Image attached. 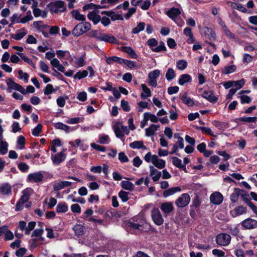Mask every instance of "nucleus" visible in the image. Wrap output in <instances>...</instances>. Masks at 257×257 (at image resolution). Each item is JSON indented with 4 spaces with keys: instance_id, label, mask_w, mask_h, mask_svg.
<instances>
[{
    "instance_id": "nucleus-1",
    "label": "nucleus",
    "mask_w": 257,
    "mask_h": 257,
    "mask_svg": "<svg viewBox=\"0 0 257 257\" xmlns=\"http://www.w3.org/2000/svg\"><path fill=\"white\" fill-rule=\"evenodd\" d=\"M51 14H58L59 12H64L66 10L65 3L63 1L58 0L51 2L47 5Z\"/></svg>"
},
{
    "instance_id": "nucleus-2",
    "label": "nucleus",
    "mask_w": 257,
    "mask_h": 257,
    "mask_svg": "<svg viewBox=\"0 0 257 257\" xmlns=\"http://www.w3.org/2000/svg\"><path fill=\"white\" fill-rule=\"evenodd\" d=\"M91 25L90 23L85 22L79 23L73 29L72 34L78 37L83 33L88 31L91 29Z\"/></svg>"
},
{
    "instance_id": "nucleus-3",
    "label": "nucleus",
    "mask_w": 257,
    "mask_h": 257,
    "mask_svg": "<svg viewBox=\"0 0 257 257\" xmlns=\"http://www.w3.org/2000/svg\"><path fill=\"white\" fill-rule=\"evenodd\" d=\"M231 236L226 233L218 234L215 238L216 243L220 246H227L230 243Z\"/></svg>"
},
{
    "instance_id": "nucleus-4",
    "label": "nucleus",
    "mask_w": 257,
    "mask_h": 257,
    "mask_svg": "<svg viewBox=\"0 0 257 257\" xmlns=\"http://www.w3.org/2000/svg\"><path fill=\"white\" fill-rule=\"evenodd\" d=\"M7 84L8 87V90L10 91L12 89L15 90L20 92L23 95L26 94V90L21 85L15 82L12 78H8L7 80Z\"/></svg>"
},
{
    "instance_id": "nucleus-5",
    "label": "nucleus",
    "mask_w": 257,
    "mask_h": 257,
    "mask_svg": "<svg viewBox=\"0 0 257 257\" xmlns=\"http://www.w3.org/2000/svg\"><path fill=\"white\" fill-rule=\"evenodd\" d=\"M151 216L154 222L157 225H161L164 222V219L158 208L154 207L151 211Z\"/></svg>"
},
{
    "instance_id": "nucleus-6",
    "label": "nucleus",
    "mask_w": 257,
    "mask_h": 257,
    "mask_svg": "<svg viewBox=\"0 0 257 257\" xmlns=\"http://www.w3.org/2000/svg\"><path fill=\"white\" fill-rule=\"evenodd\" d=\"M190 197L188 193H183L176 200L175 204L179 207H184L188 205Z\"/></svg>"
},
{
    "instance_id": "nucleus-7",
    "label": "nucleus",
    "mask_w": 257,
    "mask_h": 257,
    "mask_svg": "<svg viewBox=\"0 0 257 257\" xmlns=\"http://www.w3.org/2000/svg\"><path fill=\"white\" fill-rule=\"evenodd\" d=\"M44 176L41 172L29 174L27 178V182L38 183L41 182Z\"/></svg>"
},
{
    "instance_id": "nucleus-8",
    "label": "nucleus",
    "mask_w": 257,
    "mask_h": 257,
    "mask_svg": "<svg viewBox=\"0 0 257 257\" xmlns=\"http://www.w3.org/2000/svg\"><path fill=\"white\" fill-rule=\"evenodd\" d=\"M241 226L245 229H252L257 227V220L247 218L241 222Z\"/></svg>"
},
{
    "instance_id": "nucleus-9",
    "label": "nucleus",
    "mask_w": 257,
    "mask_h": 257,
    "mask_svg": "<svg viewBox=\"0 0 257 257\" xmlns=\"http://www.w3.org/2000/svg\"><path fill=\"white\" fill-rule=\"evenodd\" d=\"M201 96L203 98L207 100L209 102L215 103L218 99L217 96L214 95L213 92L212 90H204L203 91Z\"/></svg>"
},
{
    "instance_id": "nucleus-10",
    "label": "nucleus",
    "mask_w": 257,
    "mask_h": 257,
    "mask_svg": "<svg viewBox=\"0 0 257 257\" xmlns=\"http://www.w3.org/2000/svg\"><path fill=\"white\" fill-rule=\"evenodd\" d=\"M98 40L104 41L110 44H117L118 43L117 39L114 36L102 33L100 34V38H98Z\"/></svg>"
},
{
    "instance_id": "nucleus-11",
    "label": "nucleus",
    "mask_w": 257,
    "mask_h": 257,
    "mask_svg": "<svg viewBox=\"0 0 257 257\" xmlns=\"http://www.w3.org/2000/svg\"><path fill=\"white\" fill-rule=\"evenodd\" d=\"M210 200L213 204L219 205L223 200V196L220 192H215L211 194Z\"/></svg>"
},
{
    "instance_id": "nucleus-12",
    "label": "nucleus",
    "mask_w": 257,
    "mask_h": 257,
    "mask_svg": "<svg viewBox=\"0 0 257 257\" xmlns=\"http://www.w3.org/2000/svg\"><path fill=\"white\" fill-rule=\"evenodd\" d=\"M66 155L63 152L58 153L55 155H52L51 157L53 163L55 165H60L62 162L64 161Z\"/></svg>"
},
{
    "instance_id": "nucleus-13",
    "label": "nucleus",
    "mask_w": 257,
    "mask_h": 257,
    "mask_svg": "<svg viewBox=\"0 0 257 257\" xmlns=\"http://www.w3.org/2000/svg\"><path fill=\"white\" fill-rule=\"evenodd\" d=\"M181 12L179 8L172 7L169 9L166 13V15L173 21H175L178 17Z\"/></svg>"
},
{
    "instance_id": "nucleus-14",
    "label": "nucleus",
    "mask_w": 257,
    "mask_h": 257,
    "mask_svg": "<svg viewBox=\"0 0 257 257\" xmlns=\"http://www.w3.org/2000/svg\"><path fill=\"white\" fill-rule=\"evenodd\" d=\"M152 163L155 167L159 169L164 168L166 165L165 161L161 159H159L158 157L156 155L152 156Z\"/></svg>"
},
{
    "instance_id": "nucleus-15",
    "label": "nucleus",
    "mask_w": 257,
    "mask_h": 257,
    "mask_svg": "<svg viewBox=\"0 0 257 257\" xmlns=\"http://www.w3.org/2000/svg\"><path fill=\"white\" fill-rule=\"evenodd\" d=\"M203 33L210 41H214L215 40L216 35L212 28L208 27H204Z\"/></svg>"
},
{
    "instance_id": "nucleus-16",
    "label": "nucleus",
    "mask_w": 257,
    "mask_h": 257,
    "mask_svg": "<svg viewBox=\"0 0 257 257\" xmlns=\"http://www.w3.org/2000/svg\"><path fill=\"white\" fill-rule=\"evenodd\" d=\"M98 13L99 11L98 10H95L89 13L87 15L88 19L92 21L94 25L97 24L100 21L101 17L97 14Z\"/></svg>"
},
{
    "instance_id": "nucleus-17",
    "label": "nucleus",
    "mask_w": 257,
    "mask_h": 257,
    "mask_svg": "<svg viewBox=\"0 0 257 257\" xmlns=\"http://www.w3.org/2000/svg\"><path fill=\"white\" fill-rule=\"evenodd\" d=\"M42 23V21H35L34 22L33 24H34V27L40 32H41L42 34L43 35V36L45 37V38H49V34L43 31V30L46 29V28H49L50 27V26L48 25H40V23Z\"/></svg>"
},
{
    "instance_id": "nucleus-18",
    "label": "nucleus",
    "mask_w": 257,
    "mask_h": 257,
    "mask_svg": "<svg viewBox=\"0 0 257 257\" xmlns=\"http://www.w3.org/2000/svg\"><path fill=\"white\" fill-rule=\"evenodd\" d=\"M247 208L242 205L235 207L233 211H230V214L233 217L239 216L246 213Z\"/></svg>"
},
{
    "instance_id": "nucleus-19",
    "label": "nucleus",
    "mask_w": 257,
    "mask_h": 257,
    "mask_svg": "<svg viewBox=\"0 0 257 257\" xmlns=\"http://www.w3.org/2000/svg\"><path fill=\"white\" fill-rule=\"evenodd\" d=\"M180 97L182 102L188 107L193 106L195 104L193 99L187 96V92H184L183 94L181 93Z\"/></svg>"
},
{
    "instance_id": "nucleus-20",
    "label": "nucleus",
    "mask_w": 257,
    "mask_h": 257,
    "mask_svg": "<svg viewBox=\"0 0 257 257\" xmlns=\"http://www.w3.org/2000/svg\"><path fill=\"white\" fill-rule=\"evenodd\" d=\"M73 230L75 232V235L78 236L83 235L86 231L85 227L80 224L75 225L73 227Z\"/></svg>"
},
{
    "instance_id": "nucleus-21",
    "label": "nucleus",
    "mask_w": 257,
    "mask_h": 257,
    "mask_svg": "<svg viewBox=\"0 0 257 257\" xmlns=\"http://www.w3.org/2000/svg\"><path fill=\"white\" fill-rule=\"evenodd\" d=\"M71 185L72 183L71 182L63 181L55 183L53 186V189L56 191H58L65 187L70 186Z\"/></svg>"
},
{
    "instance_id": "nucleus-22",
    "label": "nucleus",
    "mask_w": 257,
    "mask_h": 257,
    "mask_svg": "<svg viewBox=\"0 0 257 257\" xmlns=\"http://www.w3.org/2000/svg\"><path fill=\"white\" fill-rule=\"evenodd\" d=\"M150 176H152V179L154 182L158 181L161 176V172L158 171L156 169H155L153 166H150Z\"/></svg>"
},
{
    "instance_id": "nucleus-23",
    "label": "nucleus",
    "mask_w": 257,
    "mask_h": 257,
    "mask_svg": "<svg viewBox=\"0 0 257 257\" xmlns=\"http://www.w3.org/2000/svg\"><path fill=\"white\" fill-rule=\"evenodd\" d=\"M109 8L108 6H100L99 5H96L93 3H89L88 4H86L83 7V10L86 11L88 10L91 9H95L97 10L98 9H108Z\"/></svg>"
},
{
    "instance_id": "nucleus-24",
    "label": "nucleus",
    "mask_w": 257,
    "mask_h": 257,
    "mask_svg": "<svg viewBox=\"0 0 257 257\" xmlns=\"http://www.w3.org/2000/svg\"><path fill=\"white\" fill-rule=\"evenodd\" d=\"M172 160V163L174 166L182 170H183L186 173L187 172L186 166H185V165L182 164V161L181 159H179L176 157H173Z\"/></svg>"
},
{
    "instance_id": "nucleus-25",
    "label": "nucleus",
    "mask_w": 257,
    "mask_h": 257,
    "mask_svg": "<svg viewBox=\"0 0 257 257\" xmlns=\"http://www.w3.org/2000/svg\"><path fill=\"white\" fill-rule=\"evenodd\" d=\"M0 193L3 195L11 194V186L8 183L3 184L0 187Z\"/></svg>"
},
{
    "instance_id": "nucleus-26",
    "label": "nucleus",
    "mask_w": 257,
    "mask_h": 257,
    "mask_svg": "<svg viewBox=\"0 0 257 257\" xmlns=\"http://www.w3.org/2000/svg\"><path fill=\"white\" fill-rule=\"evenodd\" d=\"M241 192H243L242 189L234 188V192L230 195V199L232 202L236 203L237 202L239 196L241 194Z\"/></svg>"
},
{
    "instance_id": "nucleus-27",
    "label": "nucleus",
    "mask_w": 257,
    "mask_h": 257,
    "mask_svg": "<svg viewBox=\"0 0 257 257\" xmlns=\"http://www.w3.org/2000/svg\"><path fill=\"white\" fill-rule=\"evenodd\" d=\"M181 191V188L179 186L172 187L168 189L165 190L163 192V196L165 198L172 195L176 192Z\"/></svg>"
},
{
    "instance_id": "nucleus-28",
    "label": "nucleus",
    "mask_w": 257,
    "mask_h": 257,
    "mask_svg": "<svg viewBox=\"0 0 257 257\" xmlns=\"http://www.w3.org/2000/svg\"><path fill=\"white\" fill-rule=\"evenodd\" d=\"M121 50L127 53L132 58L137 59L138 55L135 51L131 47L128 46H123L121 48Z\"/></svg>"
},
{
    "instance_id": "nucleus-29",
    "label": "nucleus",
    "mask_w": 257,
    "mask_h": 257,
    "mask_svg": "<svg viewBox=\"0 0 257 257\" xmlns=\"http://www.w3.org/2000/svg\"><path fill=\"white\" fill-rule=\"evenodd\" d=\"M76 61H75V64L79 67H83L85 65V59L86 58V53L85 52H83V54L80 57H77L76 56H74Z\"/></svg>"
},
{
    "instance_id": "nucleus-30",
    "label": "nucleus",
    "mask_w": 257,
    "mask_h": 257,
    "mask_svg": "<svg viewBox=\"0 0 257 257\" xmlns=\"http://www.w3.org/2000/svg\"><path fill=\"white\" fill-rule=\"evenodd\" d=\"M141 87L143 90V92L141 94L142 98L146 99L147 97H150L151 96V91L145 84H142Z\"/></svg>"
},
{
    "instance_id": "nucleus-31",
    "label": "nucleus",
    "mask_w": 257,
    "mask_h": 257,
    "mask_svg": "<svg viewBox=\"0 0 257 257\" xmlns=\"http://www.w3.org/2000/svg\"><path fill=\"white\" fill-rule=\"evenodd\" d=\"M192 80L191 76L188 74H183L180 75L178 83L180 85H183L185 83L190 82Z\"/></svg>"
},
{
    "instance_id": "nucleus-32",
    "label": "nucleus",
    "mask_w": 257,
    "mask_h": 257,
    "mask_svg": "<svg viewBox=\"0 0 257 257\" xmlns=\"http://www.w3.org/2000/svg\"><path fill=\"white\" fill-rule=\"evenodd\" d=\"M161 209L166 213H169L173 210V206L171 202H165L162 204L160 207Z\"/></svg>"
},
{
    "instance_id": "nucleus-33",
    "label": "nucleus",
    "mask_w": 257,
    "mask_h": 257,
    "mask_svg": "<svg viewBox=\"0 0 257 257\" xmlns=\"http://www.w3.org/2000/svg\"><path fill=\"white\" fill-rule=\"evenodd\" d=\"M212 124L219 130H224L228 127V123L227 122L214 120L212 122Z\"/></svg>"
},
{
    "instance_id": "nucleus-34",
    "label": "nucleus",
    "mask_w": 257,
    "mask_h": 257,
    "mask_svg": "<svg viewBox=\"0 0 257 257\" xmlns=\"http://www.w3.org/2000/svg\"><path fill=\"white\" fill-rule=\"evenodd\" d=\"M130 147L134 149H142L143 150H146L147 147L145 146L143 141H136L130 144Z\"/></svg>"
},
{
    "instance_id": "nucleus-35",
    "label": "nucleus",
    "mask_w": 257,
    "mask_h": 257,
    "mask_svg": "<svg viewBox=\"0 0 257 257\" xmlns=\"http://www.w3.org/2000/svg\"><path fill=\"white\" fill-rule=\"evenodd\" d=\"M122 58L118 56H113L111 57H105L106 62L107 64L111 65L113 62H116L118 64H121Z\"/></svg>"
},
{
    "instance_id": "nucleus-36",
    "label": "nucleus",
    "mask_w": 257,
    "mask_h": 257,
    "mask_svg": "<svg viewBox=\"0 0 257 257\" xmlns=\"http://www.w3.org/2000/svg\"><path fill=\"white\" fill-rule=\"evenodd\" d=\"M68 210V205L64 202H59L56 207V211L57 213H65Z\"/></svg>"
},
{
    "instance_id": "nucleus-37",
    "label": "nucleus",
    "mask_w": 257,
    "mask_h": 257,
    "mask_svg": "<svg viewBox=\"0 0 257 257\" xmlns=\"http://www.w3.org/2000/svg\"><path fill=\"white\" fill-rule=\"evenodd\" d=\"M54 126L56 128L64 130L66 133H69L71 131V127L70 126L67 125L65 124H64L61 122H58L55 123L54 124Z\"/></svg>"
},
{
    "instance_id": "nucleus-38",
    "label": "nucleus",
    "mask_w": 257,
    "mask_h": 257,
    "mask_svg": "<svg viewBox=\"0 0 257 257\" xmlns=\"http://www.w3.org/2000/svg\"><path fill=\"white\" fill-rule=\"evenodd\" d=\"M121 186L123 189L131 191H133L135 188L134 184L131 182L127 181H121Z\"/></svg>"
},
{
    "instance_id": "nucleus-39",
    "label": "nucleus",
    "mask_w": 257,
    "mask_h": 257,
    "mask_svg": "<svg viewBox=\"0 0 257 257\" xmlns=\"http://www.w3.org/2000/svg\"><path fill=\"white\" fill-rule=\"evenodd\" d=\"M236 67L234 65L226 66L222 71V74H229L236 71Z\"/></svg>"
},
{
    "instance_id": "nucleus-40",
    "label": "nucleus",
    "mask_w": 257,
    "mask_h": 257,
    "mask_svg": "<svg viewBox=\"0 0 257 257\" xmlns=\"http://www.w3.org/2000/svg\"><path fill=\"white\" fill-rule=\"evenodd\" d=\"M231 4V7L232 9L239 11L243 13L247 12V10L242 5L240 4L235 3L234 2H229Z\"/></svg>"
},
{
    "instance_id": "nucleus-41",
    "label": "nucleus",
    "mask_w": 257,
    "mask_h": 257,
    "mask_svg": "<svg viewBox=\"0 0 257 257\" xmlns=\"http://www.w3.org/2000/svg\"><path fill=\"white\" fill-rule=\"evenodd\" d=\"M72 16L75 18V20L79 21L84 22L85 20V17L84 15L81 14L77 10H73L72 11Z\"/></svg>"
},
{
    "instance_id": "nucleus-42",
    "label": "nucleus",
    "mask_w": 257,
    "mask_h": 257,
    "mask_svg": "<svg viewBox=\"0 0 257 257\" xmlns=\"http://www.w3.org/2000/svg\"><path fill=\"white\" fill-rule=\"evenodd\" d=\"M17 54L19 56H20L21 58L23 60H24L25 62L27 63L28 64H29L30 65H31L34 68L36 67L35 64L33 62V61L32 60H31L30 59H29V58H28L25 54L22 53L20 52H17Z\"/></svg>"
},
{
    "instance_id": "nucleus-43",
    "label": "nucleus",
    "mask_w": 257,
    "mask_h": 257,
    "mask_svg": "<svg viewBox=\"0 0 257 257\" xmlns=\"http://www.w3.org/2000/svg\"><path fill=\"white\" fill-rule=\"evenodd\" d=\"M146 24L144 22H140L138 24L136 27L133 29L132 33L137 34L145 29Z\"/></svg>"
},
{
    "instance_id": "nucleus-44",
    "label": "nucleus",
    "mask_w": 257,
    "mask_h": 257,
    "mask_svg": "<svg viewBox=\"0 0 257 257\" xmlns=\"http://www.w3.org/2000/svg\"><path fill=\"white\" fill-rule=\"evenodd\" d=\"M176 77V73L174 70L172 68L168 69L166 74V78L168 81H171Z\"/></svg>"
},
{
    "instance_id": "nucleus-45",
    "label": "nucleus",
    "mask_w": 257,
    "mask_h": 257,
    "mask_svg": "<svg viewBox=\"0 0 257 257\" xmlns=\"http://www.w3.org/2000/svg\"><path fill=\"white\" fill-rule=\"evenodd\" d=\"M236 120H239L242 122H256L257 121V117L256 116H248V117H242L236 118Z\"/></svg>"
},
{
    "instance_id": "nucleus-46",
    "label": "nucleus",
    "mask_w": 257,
    "mask_h": 257,
    "mask_svg": "<svg viewBox=\"0 0 257 257\" xmlns=\"http://www.w3.org/2000/svg\"><path fill=\"white\" fill-rule=\"evenodd\" d=\"M88 75V71L84 70L83 71H79L74 76V79H78L79 80L85 78Z\"/></svg>"
},
{
    "instance_id": "nucleus-47",
    "label": "nucleus",
    "mask_w": 257,
    "mask_h": 257,
    "mask_svg": "<svg viewBox=\"0 0 257 257\" xmlns=\"http://www.w3.org/2000/svg\"><path fill=\"white\" fill-rule=\"evenodd\" d=\"M197 129L200 130L205 134L209 135L212 137H216V136L213 134L211 130L209 127L204 126H197Z\"/></svg>"
},
{
    "instance_id": "nucleus-48",
    "label": "nucleus",
    "mask_w": 257,
    "mask_h": 257,
    "mask_svg": "<svg viewBox=\"0 0 257 257\" xmlns=\"http://www.w3.org/2000/svg\"><path fill=\"white\" fill-rule=\"evenodd\" d=\"M8 143L5 141L0 144V154L2 155L6 154L8 151Z\"/></svg>"
},
{
    "instance_id": "nucleus-49",
    "label": "nucleus",
    "mask_w": 257,
    "mask_h": 257,
    "mask_svg": "<svg viewBox=\"0 0 257 257\" xmlns=\"http://www.w3.org/2000/svg\"><path fill=\"white\" fill-rule=\"evenodd\" d=\"M21 31L22 32L16 33L15 37H13L14 35H12V37L16 40H21L27 34V32L24 28L21 29Z\"/></svg>"
},
{
    "instance_id": "nucleus-50",
    "label": "nucleus",
    "mask_w": 257,
    "mask_h": 257,
    "mask_svg": "<svg viewBox=\"0 0 257 257\" xmlns=\"http://www.w3.org/2000/svg\"><path fill=\"white\" fill-rule=\"evenodd\" d=\"M201 204V201L200 197L198 195H196L195 197L193 199L192 201V204L190 207H193V208H198Z\"/></svg>"
},
{
    "instance_id": "nucleus-51",
    "label": "nucleus",
    "mask_w": 257,
    "mask_h": 257,
    "mask_svg": "<svg viewBox=\"0 0 257 257\" xmlns=\"http://www.w3.org/2000/svg\"><path fill=\"white\" fill-rule=\"evenodd\" d=\"M23 195L19 199V201L25 203L27 202L29 199L30 194L26 189L22 191Z\"/></svg>"
},
{
    "instance_id": "nucleus-52",
    "label": "nucleus",
    "mask_w": 257,
    "mask_h": 257,
    "mask_svg": "<svg viewBox=\"0 0 257 257\" xmlns=\"http://www.w3.org/2000/svg\"><path fill=\"white\" fill-rule=\"evenodd\" d=\"M122 63L126 65L129 68L131 69L136 67V62L135 61L128 60L123 58L122 59L121 61V64Z\"/></svg>"
},
{
    "instance_id": "nucleus-53",
    "label": "nucleus",
    "mask_w": 257,
    "mask_h": 257,
    "mask_svg": "<svg viewBox=\"0 0 257 257\" xmlns=\"http://www.w3.org/2000/svg\"><path fill=\"white\" fill-rule=\"evenodd\" d=\"M120 106L124 111L128 112L131 110V107L128 102L124 99L121 100Z\"/></svg>"
},
{
    "instance_id": "nucleus-54",
    "label": "nucleus",
    "mask_w": 257,
    "mask_h": 257,
    "mask_svg": "<svg viewBox=\"0 0 257 257\" xmlns=\"http://www.w3.org/2000/svg\"><path fill=\"white\" fill-rule=\"evenodd\" d=\"M128 193L123 190H121L118 193V196L122 202H125L129 199L128 196Z\"/></svg>"
},
{
    "instance_id": "nucleus-55",
    "label": "nucleus",
    "mask_w": 257,
    "mask_h": 257,
    "mask_svg": "<svg viewBox=\"0 0 257 257\" xmlns=\"http://www.w3.org/2000/svg\"><path fill=\"white\" fill-rule=\"evenodd\" d=\"M18 169L23 173L27 172L30 168L29 166L26 163H19L18 164Z\"/></svg>"
},
{
    "instance_id": "nucleus-56",
    "label": "nucleus",
    "mask_w": 257,
    "mask_h": 257,
    "mask_svg": "<svg viewBox=\"0 0 257 257\" xmlns=\"http://www.w3.org/2000/svg\"><path fill=\"white\" fill-rule=\"evenodd\" d=\"M160 75V71L158 69L154 70L149 73L148 77L149 79H157Z\"/></svg>"
},
{
    "instance_id": "nucleus-57",
    "label": "nucleus",
    "mask_w": 257,
    "mask_h": 257,
    "mask_svg": "<svg viewBox=\"0 0 257 257\" xmlns=\"http://www.w3.org/2000/svg\"><path fill=\"white\" fill-rule=\"evenodd\" d=\"M42 125L40 123L37 124V125L32 130V135L34 136L38 137L39 136L40 133L42 131Z\"/></svg>"
},
{
    "instance_id": "nucleus-58",
    "label": "nucleus",
    "mask_w": 257,
    "mask_h": 257,
    "mask_svg": "<svg viewBox=\"0 0 257 257\" xmlns=\"http://www.w3.org/2000/svg\"><path fill=\"white\" fill-rule=\"evenodd\" d=\"M245 84V81L244 79H241V80H237V81H233V86L236 87L235 89H237V90L238 89H240L242 88Z\"/></svg>"
},
{
    "instance_id": "nucleus-59",
    "label": "nucleus",
    "mask_w": 257,
    "mask_h": 257,
    "mask_svg": "<svg viewBox=\"0 0 257 257\" xmlns=\"http://www.w3.org/2000/svg\"><path fill=\"white\" fill-rule=\"evenodd\" d=\"M187 66V62L184 60H180L177 62V67L179 70H183Z\"/></svg>"
},
{
    "instance_id": "nucleus-60",
    "label": "nucleus",
    "mask_w": 257,
    "mask_h": 257,
    "mask_svg": "<svg viewBox=\"0 0 257 257\" xmlns=\"http://www.w3.org/2000/svg\"><path fill=\"white\" fill-rule=\"evenodd\" d=\"M26 139L23 136H20L17 140V144L20 145V149H24L25 148Z\"/></svg>"
},
{
    "instance_id": "nucleus-61",
    "label": "nucleus",
    "mask_w": 257,
    "mask_h": 257,
    "mask_svg": "<svg viewBox=\"0 0 257 257\" xmlns=\"http://www.w3.org/2000/svg\"><path fill=\"white\" fill-rule=\"evenodd\" d=\"M165 51H166V47L165 43L162 41L160 42V44L158 46L155 47L154 49H152V51L155 52H160Z\"/></svg>"
},
{
    "instance_id": "nucleus-62",
    "label": "nucleus",
    "mask_w": 257,
    "mask_h": 257,
    "mask_svg": "<svg viewBox=\"0 0 257 257\" xmlns=\"http://www.w3.org/2000/svg\"><path fill=\"white\" fill-rule=\"evenodd\" d=\"M66 99H68V96H66L65 98L63 96H59L56 100L58 106L60 107H64L66 103Z\"/></svg>"
},
{
    "instance_id": "nucleus-63",
    "label": "nucleus",
    "mask_w": 257,
    "mask_h": 257,
    "mask_svg": "<svg viewBox=\"0 0 257 257\" xmlns=\"http://www.w3.org/2000/svg\"><path fill=\"white\" fill-rule=\"evenodd\" d=\"M55 92V89L53 87V86L51 84H48L45 87L44 90V93L45 95H49L53 92Z\"/></svg>"
},
{
    "instance_id": "nucleus-64",
    "label": "nucleus",
    "mask_w": 257,
    "mask_h": 257,
    "mask_svg": "<svg viewBox=\"0 0 257 257\" xmlns=\"http://www.w3.org/2000/svg\"><path fill=\"white\" fill-rule=\"evenodd\" d=\"M18 74L20 79H23L24 81L26 83L28 82L29 75L27 73L23 72V71L20 69L18 71Z\"/></svg>"
}]
</instances>
